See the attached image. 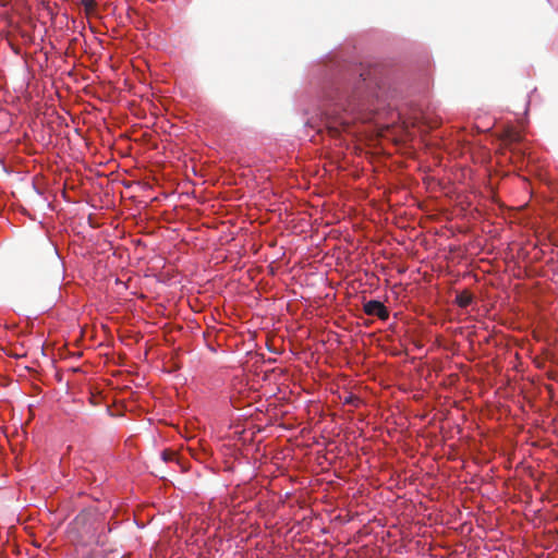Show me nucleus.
I'll return each mask as SVG.
<instances>
[{
    "mask_svg": "<svg viewBox=\"0 0 558 558\" xmlns=\"http://www.w3.org/2000/svg\"><path fill=\"white\" fill-rule=\"evenodd\" d=\"M375 70L359 68L343 90L330 95V104L325 111L324 128L331 137L342 133L352 134L357 120L369 119L364 111L374 112L377 108L373 99L378 95L373 90Z\"/></svg>",
    "mask_w": 558,
    "mask_h": 558,
    "instance_id": "nucleus-1",
    "label": "nucleus"
},
{
    "mask_svg": "<svg viewBox=\"0 0 558 558\" xmlns=\"http://www.w3.org/2000/svg\"><path fill=\"white\" fill-rule=\"evenodd\" d=\"M366 315L378 317L381 320H387L389 317L388 308L377 300H371L363 305Z\"/></svg>",
    "mask_w": 558,
    "mask_h": 558,
    "instance_id": "nucleus-2",
    "label": "nucleus"
},
{
    "mask_svg": "<svg viewBox=\"0 0 558 558\" xmlns=\"http://www.w3.org/2000/svg\"><path fill=\"white\" fill-rule=\"evenodd\" d=\"M522 140V136L521 134L515 131V130H512V129H508L504 132L502 134V141L505 142L506 145L510 146L512 144H517V143H520Z\"/></svg>",
    "mask_w": 558,
    "mask_h": 558,
    "instance_id": "nucleus-3",
    "label": "nucleus"
},
{
    "mask_svg": "<svg viewBox=\"0 0 558 558\" xmlns=\"http://www.w3.org/2000/svg\"><path fill=\"white\" fill-rule=\"evenodd\" d=\"M473 301V295L471 292L464 290L462 291L461 293H459L457 296H456V302L457 304L464 308V307H468Z\"/></svg>",
    "mask_w": 558,
    "mask_h": 558,
    "instance_id": "nucleus-4",
    "label": "nucleus"
},
{
    "mask_svg": "<svg viewBox=\"0 0 558 558\" xmlns=\"http://www.w3.org/2000/svg\"><path fill=\"white\" fill-rule=\"evenodd\" d=\"M81 4L83 5L85 12L87 14H92L95 12L97 3L95 0H80Z\"/></svg>",
    "mask_w": 558,
    "mask_h": 558,
    "instance_id": "nucleus-5",
    "label": "nucleus"
},
{
    "mask_svg": "<svg viewBox=\"0 0 558 558\" xmlns=\"http://www.w3.org/2000/svg\"><path fill=\"white\" fill-rule=\"evenodd\" d=\"M161 457L165 462L174 461L177 459V452L173 450L166 449L162 451Z\"/></svg>",
    "mask_w": 558,
    "mask_h": 558,
    "instance_id": "nucleus-6",
    "label": "nucleus"
}]
</instances>
